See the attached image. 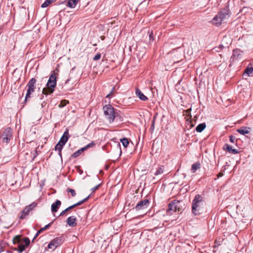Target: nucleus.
<instances>
[{
	"label": "nucleus",
	"mask_w": 253,
	"mask_h": 253,
	"mask_svg": "<svg viewBox=\"0 0 253 253\" xmlns=\"http://www.w3.org/2000/svg\"><path fill=\"white\" fill-rule=\"evenodd\" d=\"M69 138V134L68 130L67 129L63 133V135L61 137L59 142L62 143V145H65L67 142Z\"/></svg>",
	"instance_id": "9b49d317"
},
{
	"label": "nucleus",
	"mask_w": 253,
	"mask_h": 253,
	"mask_svg": "<svg viewBox=\"0 0 253 253\" xmlns=\"http://www.w3.org/2000/svg\"><path fill=\"white\" fill-rule=\"evenodd\" d=\"M42 233V232H41L40 231V230H39L37 232V233L36 234V235H35V237H34V239H33L34 240L35 239H36V238L38 236V235H39L40 233Z\"/></svg>",
	"instance_id": "4c0bfd02"
},
{
	"label": "nucleus",
	"mask_w": 253,
	"mask_h": 253,
	"mask_svg": "<svg viewBox=\"0 0 253 253\" xmlns=\"http://www.w3.org/2000/svg\"><path fill=\"white\" fill-rule=\"evenodd\" d=\"M56 0H49V1L52 3V2L55 1Z\"/></svg>",
	"instance_id": "49530a36"
},
{
	"label": "nucleus",
	"mask_w": 253,
	"mask_h": 253,
	"mask_svg": "<svg viewBox=\"0 0 253 253\" xmlns=\"http://www.w3.org/2000/svg\"><path fill=\"white\" fill-rule=\"evenodd\" d=\"M223 175V173L222 172H219L218 174H217V178H219L220 177H221Z\"/></svg>",
	"instance_id": "ea45409f"
},
{
	"label": "nucleus",
	"mask_w": 253,
	"mask_h": 253,
	"mask_svg": "<svg viewBox=\"0 0 253 253\" xmlns=\"http://www.w3.org/2000/svg\"><path fill=\"white\" fill-rule=\"evenodd\" d=\"M36 80L35 78H32L28 83L27 87V93L25 96V102L31 98V95L32 93L35 92L36 89L35 84L36 83Z\"/></svg>",
	"instance_id": "0eeeda50"
},
{
	"label": "nucleus",
	"mask_w": 253,
	"mask_h": 253,
	"mask_svg": "<svg viewBox=\"0 0 253 253\" xmlns=\"http://www.w3.org/2000/svg\"><path fill=\"white\" fill-rule=\"evenodd\" d=\"M50 4H51V2L49 1V0H46L42 4V7L45 8L48 6Z\"/></svg>",
	"instance_id": "2f4dec72"
},
{
	"label": "nucleus",
	"mask_w": 253,
	"mask_h": 253,
	"mask_svg": "<svg viewBox=\"0 0 253 253\" xmlns=\"http://www.w3.org/2000/svg\"><path fill=\"white\" fill-rule=\"evenodd\" d=\"M101 58V54L100 53L96 54L93 57V59L94 61L98 60Z\"/></svg>",
	"instance_id": "72a5a7b5"
},
{
	"label": "nucleus",
	"mask_w": 253,
	"mask_h": 253,
	"mask_svg": "<svg viewBox=\"0 0 253 253\" xmlns=\"http://www.w3.org/2000/svg\"><path fill=\"white\" fill-rule=\"evenodd\" d=\"M112 93H111V92L110 93H109L106 96V98H109V97H111V95H112Z\"/></svg>",
	"instance_id": "37998d69"
},
{
	"label": "nucleus",
	"mask_w": 253,
	"mask_h": 253,
	"mask_svg": "<svg viewBox=\"0 0 253 253\" xmlns=\"http://www.w3.org/2000/svg\"><path fill=\"white\" fill-rule=\"evenodd\" d=\"M149 204V201L148 199H144L140 201L135 206V209L139 211L146 209Z\"/></svg>",
	"instance_id": "9d476101"
},
{
	"label": "nucleus",
	"mask_w": 253,
	"mask_h": 253,
	"mask_svg": "<svg viewBox=\"0 0 253 253\" xmlns=\"http://www.w3.org/2000/svg\"><path fill=\"white\" fill-rule=\"evenodd\" d=\"M121 142H122V144L125 148L127 147L128 145L129 144V141L128 139L126 138L121 139Z\"/></svg>",
	"instance_id": "393cba45"
},
{
	"label": "nucleus",
	"mask_w": 253,
	"mask_h": 253,
	"mask_svg": "<svg viewBox=\"0 0 253 253\" xmlns=\"http://www.w3.org/2000/svg\"><path fill=\"white\" fill-rule=\"evenodd\" d=\"M164 167L163 166H161L158 168L156 172L154 173L155 176H158L159 175H161L164 173Z\"/></svg>",
	"instance_id": "aec40b11"
},
{
	"label": "nucleus",
	"mask_w": 253,
	"mask_h": 253,
	"mask_svg": "<svg viewBox=\"0 0 253 253\" xmlns=\"http://www.w3.org/2000/svg\"><path fill=\"white\" fill-rule=\"evenodd\" d=\"M75 207H76L75 205V204H74V205H72V206H71L69 207L68 208H69V209H70V210L73 209V208H75Z\"/></svg>",
	"instance_id": "a19ab883"
},
{
	"label": "nucleus",
	"mask_w": 253,
	"mask_h": 253,
	"mask_svg": "<svg viewBox=\"0 0 253 253\" xmlns=\"http://www.w3.org/2000/svg\"><path fill=\"white\" fill-rule=\"evenodd\" d=\"M180 204L179 201L174 200L169 204L168 209L167 210V213L168 215H172L176 211H180L181 209L178 205Z\"/></svg>",
	"instance_id": "6e6552de"
},
{
	"label": "nucleus",
	"mask_w": 253,
	"mask_h": 253,
	"mask_svg": "<svg viewBox=\"0 0 253 253\" xmlns=\"http://www.w3.org/2000/svg\"><path fill=\"white\" fill-rule=\"evenodd\" d=\"M223 149L224 150L226 151V152H229V153L234 154H236L237 153V150H236L235 149H233L232 146H231L228 144H225L224 145Z\"/></svg>",
	"instance_id": "f8f14e48"
},
{
	"label": "nucleus",
	"mask_w": 253,
	"mask_h": 253,
	"mask_svg": "<svg viewBox=\"0 0 253 253\" xmlns=\"http://www.w3.org/2000/svg\"><path fill=\"white\" fill-rule=\"evenodd\" d=\"M253 73V67H247L245 71L244 74H247L248 76H250Z\"/></svg>",
	"instance_id": "b1692460"
},
{
	"label": "nucleus",
	"mask_w": 253,
	"mask_h": 253,
	"mask_svg": "<svg viewBox=\"0 0 253 253\" xmlns=\"http://www.w3.org/2000/svg\"><path fill=\"white\" fill-rule=\"evenodd\" d=\"M57 75L58 74H56L54 71L52 72L46 84V87H44L42 89L43 94L47 95L53 93L56 85V77Z\"/></svg>",
	"instance_id": "f03ea898"
},
{
	"label": "nucleus",
	"mask_w": 253,
	"mask_h": 253,
	"mask_svg": "<svg viewBox=\"0 0 253 253\" xmlns=\"http://www.w3.org/2000/svg\"><path fill=\"white\" fill-rule=\"evenodd\" d=\"M103 110L104 114L109 123H113L116 117V113L113 107L110 104L106 105L103 106Z\"/></svg>",
	"instance_id": "39448f33"
},
{
	"label": "nucleus",
	"mask_w": 253,
	"mask_h": 253,
	"mask_svg": "<svg viewBox=\"0 0 253 253\" xmlns=\"http://www.w3.org/2000/svg\"><path fill=\"white\" fill-rule=\"evenodd\" d=\"M61 205L60 201L57 200L54 203L51 205V211L52 212H56L57 211L58 209Z\"/></svg>",
	"instance_id": "ddd939ff"
},
{
	"label": "nucleus",
	"mask_w": 253,
	"mask_h": 253,
	"mask_svg": "<svg viewBox=\"0 0 253 253\" xmlns=\"http://www.w3.org/2000/svg\"><path fill=\"white\" fill-rule=\"evenodd\" d=\"M64 241L63 236L56 237L52 240L48 245V249L54 250L57 247L60 246Z\"/></svg>",
	"instance_id": "1a4fd4ad"
},
{
	"label": "nucleus",
	"mask_w": 253,
	"mask_h": 253,
	"mask_svg": "<svg viewBox=\"0 0 253 253\" xmlns=\"http://www.w3.org/2000/svg\"><path fill=\"white\" fill-rule=\"evenodd\" d=\"M39 155V153H38V150H37V148L34 151V152L33 153V156H34V158H33V160Z\"/></svg>",
	"instance_id": "c9c22d12"
},
{
	"label": "nucleus",
	"mask_w": 253,
	"mask_h": 253,
	"mask_svg": "<svg viewBox=\"0 0 253 253\" xmlns=\"http://www.w3.org/2000/svg\"><path fill=\"white\" fill-rule=\"evenodd\" d=\"M80 0H68L67 6L70 8H74Z\"/></svg>",
	"instance_id": "6ab92c4d"
},
{
	"label": "nucleus",
	"mask_w": 253,
	"mask_h": 253,
	"mask_svg": "<svg viewBox=\"0 0 253 253\" xmlns=\"http://www.w3.org/2000/svg\"><path fill=\"white\" fill-rule=\"evenodd\" d=\"M94 145V142H91V143L87 144L86 146H85V147H84L83 148H84V150H85L89 148L93 147Z\"/></svg>",
	"instance_id": "473e14b6"
},
{
	"label": "nucleus",
	"mask_w": 253,
	"mask_h": 253,
	"mask_svg": "<svg viewBox=\"0 0 253 253\" xmlns=\"http://www.w3.org/2000/svg\"><path fill=\"white\" fill-rule=\"evenodd\" d=\"M99 185H97L91 189L92 192H94L99 187Z\"/></svg>",
	"instance_id": "e433bc0d"
},
{
	"label": "nucleus",
	"mask_w": 253,
	"mask_h": 253,
	"mask_svg": "<svg viewBox=\"0 0 253 253\" xmlns=\"http://www.w3.org/2000/svg\"><path fill=\"white\" fill-rule=\"evenodd\" d=\"M89 197H90V195L88 196L87 197H86L84 199L79 201V202L77 203L76 204H75L76 207L80 206V205H82V204H83L84 203L87 201V200L89 199Z\"/></svg>",
	"instance_id": "bb28decb"
},
{
	"label": "nucleus",
	"mask_w": 253,
	"mask_h": 253,
	"mask_svg": "<svg viewBox=\"0 0 253 253\" xmlns=\"http://www.w3.org/2000/svg\"><path fill=\"white\" fill-rule=\"evenodd\" d=\"M67 224L71 227H75L77 225L76 218L74 216L69 217L67 220Z\"/></svg>",
	"instance_id": "4468645a"
},
{
	"label": "nucleus",
	"mask_w": 253,
	"mask_h": 253,
	"mask_svg": "<svg viewBox=\"0 0 253 253\" xmlns=\"http://www.w3.org/2000/svg\"><path fill=\"white\" fill-rule=\"evenodd\" d=\"M37 205V204L35 202L32 203L31 204L27 206L28 208L32 211Z\"/></svg>",
	"instance_id": "cd10ccee"
},
{
	"label": "nucleus",
	"mask_w": 253,
	"mask_h": 253,
	"mask_svg": "<svg viewBox=\"0 0 253 253\" xmlns=\"http://www.w3.org/2000/svg\"><path fill=\"white\" fill-rule=\"evenodd\" d=\"M67 191L68 193H71V195H72V196L73 197H75L76 196V195L75 191L74 189H71V188H68L67 189Z\"/></svg>",
	"instance_id": "c756f323"
},
{
	"label": "nucleus",
	"mask_w": 253,
	"mask_h": 253,
	"mask_svg": "<svg viewBox=\"0 0 253 253\" xmlns=\"http://www.w3.org/2000/svg\"><path fill=\"white\" fill-rule=\"evenodd\" d=\"M30 211H31L26 206L21 212V215L19 217L20 218L22 219H24L29 214Z\"/></svg>",
	"instance_id": "f3484780"
},
{
	"label": "nucleus",
	"mask_w": 253,
	"mask_h": 253,
	"mask_svg": "<svg viewBox=\"0 0 253 253\" xmlns=\"http://www.w3.org/2000/svg\"><path fill=\"white\" fill-rule=\"evenodd\" d=\"M229 11L228 7L221 9L218 14L212 19V23L218 26L221 25L222 22L225 19L229 18Z\"/></svg>",
	"instance_id": "7ed1b4c3"
},
{
	"label": "nucleus",
	"mask_w": 253,
	"mask_h": 253,
	"mask_svg": "<svg viewBox=\"0 0 253 253\" xmlns=\"http://www.w3.org/2000/svg\"><path fill=\"white\" fill-rule=\"evenodd\" d=\"M30 241L27 237L22 238L21 236H16L13 239V243L17 245V250L20 252H23L26 247H28Z\"/></svg>",
	"instance_id": "20e7f679"
},
{
	"label": "nucleus",
	"mask_w": 253,
	"mask_h": 253,
	"mask_svg": "<svg viewBox=\"0 0 253 253\" xmlns=\"http://www.w3.org/2000/svg\"><path fill=\"white\" fill-rule=\"evenodd\" d=\"M206 125L205 123L200 124L196 128V130L197 132H202L206 127Z\"/></svg>",
	"instance_id": "4be33fe9"
},
{
	"label": "nucleus",
	"mask_w": 253,
	"mask_h": 253,
	"mask_svg": "<svg viewBox=\"0 0 253 253\" xmlns=\"http://www.w3.org/2000/svg\"><path fill=\"white\" fill-rule=\"evenodd\" d=\"M12 139V130L10 127L5 128L0 136V141L7 144Z\"/></svg>",
	"instance_id": "423d86ee"
},
{
	"label": "nucleus",
	"mask_w": 253,
	"mask_h": 253,
	"mask_svg": "<svg viewBox=\"0 0 253 253\" xmlns=\"http://www.w3.org/2000/svg\"><path fill=\"white\" fill-rule=\"evenodd\" d=\"M235 140H236V142L237 141V139H236V137L235 136L231 135L230 136V141L232 143H233Z\"/></svg>",
	"instance_id": "f704fd0d"
},
{
	"label": "nucleus",
	"mask_w": 253,
	"mask_h": 253,
	"mask_svg": "<svg viewBox=\"0 0 253 253\" xmlns=\"http://www.w3.org/2000/svg\"><path fill=\"white\" fill-rule=\"evenodd\" d=\"M84 151V148H82L78 150L77 151L74 152L72 155V157L76 158L78 157L81 154L82 152H83Z\"/></svg>",
	"instance_id": "5701e85b"
},
{
	"label": "nucleus",
	"mask_w": 253,
	"mask_h": 253,
	"mask_svg": "<svg viewBox=\"0 0 253 253\" xmlns=\"http://www.w3.org/2000/svg\"><path fill=\"white\" fill-rule=\"evenodd\" d=\"M67 212V210H64L60 214V216L64 215Z\"/></svg>",
	"instance_id": "58836bf2"
},
{
	"label": "nucleus",
	"mask_w": 253,
	"mask_h": 253,
	"mask_svg": "<svg viewBox=\"0 0 253 253\" xmlns=\"http://www.w3.org/2000/svg\"><path fill=\"white\" fill-rule=\"evenodd\" d=\"M1 252V251L0 250V252Z\"/></svg>",
	"instance_id": "8fccbe9b"
},
{
	"label": "nucleus",
	"mask_w": 253,
	"mask_h": 253,
	"mask_svg": "<svg viewBox=\"0 0 253 253\" xmlns=\"http://www.w3.org/2000/svg\"><path fill=\"white\" fill-rule=\"evenodd\" d=\"M251 130V128L249 127H241V128L238 129V133L242 135H245L246 134L249 133L250 132Z\"/></svg>",
	"instance_id": "2eb2a0df"
},
{
	"label": "nucleus",
	"mask_w": 253,
	"mask_h": 253,
	"mask_svg": "<svg viewBox=\"0 0 253 253\" xmlns=\"http://www.w3.org/2000/svg\"><path fill=\"white\" fill-rule=\"evenodd\" d=\"M50 4H51V2L49 1V0H46L42 4V7L45 8L48 6Z\"/></svg>",
	"instance_id": "7c9ffc66"
},
{
	"label": "nucleus",
	"mask_w": 253,
	"mask_h": 253,
	"mask_svg": "<svg viewBox=\"0 0 253 253\" xmlns=\"http://www.w3.org/2000/svg\"><path fill=\"white\" fill-rule=\"evenodd\" d=\"M112 93H111V92L110 93H109L106 96V98H109V97H111V95H112Z\"/></svg>",
	"instance_id": "c03bdc74"
},
{
	"label": "nucleus",
	"mask_w": 253,
	"mask_h": 253,
	"mask_svg": "<svg viewBox=\"0 0 253 253\" xmlns=\"http://www.w3.org/2000/svg\"><path fill=\"white\" fill-rule=\"evenodd\" d=\"M235 50H234H234H233V55H234V53H235Z\"/></svg>",
	"instance_id": "09e8293b"
},
{
	"label": "nucleus",
	"mask_w": 253,
	"mask_h": 253,
	"mask_svg": "<svg viewBox=\"0 0 253 253\" xmlns=\"http://www.w3.org/2000/svg\"><path fill=\"white\" fill-rule=\"evenodd\" d=\"M191 110V109H187L186 111V114L188 115L190 113V111Z\"/></svg>",
	"instance_id": "79ce46f5"
},
{
	"label": "nucleus",
	"mask_w": 253,
	"mask_h": 253,
	"mask_svg": "<svg viewBox=\"0 0 253 253\" xmlns=\"http://www.w3.org/2000/svg\"><path fill=\"white\" fill-rule=\"evenodd\" d=\"M53 223V221L50 222L49 224H47L46 225H45L44 227L41 228L40 229V231L41 232H43L44 230L48 229Z\"/></svg>",
	"instance_id": "c85d7f7f"
},
{
	"label": "nucleus",
	"mask_w": 253,
	"mask_h": 253,
	"mask_svg": "<svg viewBox=\"0 0 253 253\" xmlns=\"http://www.w3.org/2000/svg\"><path fill=\"white\" fill-rule=\"evenodd\" d=\"M200 164L198 162L192 164L191 167V171L193 173L195 172L197 169L200 168Z\"/></svg>",
	"instance_id": "412c9836"
},
{
	"label": "nucleus",
	"mask_w": 253,
	"mask_h": 253,
	"mask_svg": "<svg viewBox=\"0 0 253 253\" xmlns=\"http://www.w3.org/2000/svg\"><path fill=\"white\" fill-rule=\"evenodd\" d=\"M135 93L140 100L142 101H146L148 99L147 97L144 95L143 93L138 88L136 89Z\"/></svg>",
	"instance_id": "dca6fc26"
},
{
	"label": "nucleus",
	"mask_w": 253,
	"mask_h": 253,
	"mask_svg": "<svg viewBox=\"0 0 253 253\" xmlns=\"http://www.w3.org/2000/svg\"><path fill=\"white\" fill-rule=\"evenodd\" d=\"M69 103V101L66 100H63L60 101V103L58 105L59 108H62L66 105L67 104Z\"/></svg>",
	"instance_id": "a878e982"
},
{
	"label": "nucleus",
	"mask_w": 253,
	"mask_h": 253,
	"mask_svg": "<svg viewBox=\"0 0 253 253\" xmlns=\"http://www.w3.org/2000/svg\"><path fill=\"white\" fill-rule=\"evenodd\" d=\"M65 210H67V211H68L70 210V209H69V208H66Z\"/></svg>",
	"instance_id": "de8ad7c7"
},
{
	"label": "nucleus",
	"mask_w": 253,
	"mask_h": 253,
	"mask_svg": "<svg viewBox=\"0 0 253 253\" xmlns=\"http://www.w3.org/2000/svg\"><path fill=\"white\" fill-rule=\"evenodd\" d=\"M64 145H62V143L58 142L55 146V150L58 151V154L60 157H61V151Z\"/></svg>",
	"instance_id": "a211bd4d"
},
{
	"label": "nucleus",
	"mask_w": 253,
	"mask_h": 253,
	"mask_svg": "<svg viewBox=\"0 0 253 253\" xmlns=\"http://www.w3.org/2000/svg\"><path fill=\"white\" fill-rule=\"evenodd\" d=\"M205 204L204 197L199 194L195 196L192 201V211L195 215H199L203 211Z\"/></svg>",
	"instance_id": "f257e3e1"
},
{
	"label": "nucleus",
	"mask_w": 253,
	"mask_h": 253,
	"mask_svg": "<svg viewBox=\"0 0 253 253\" xmlns=\"http://www.w3.org/2000/svg\"><path fill=\"white\" fill-rule=\"evenodd\" d=\"M115 87H113L112 88V91L110 92L111 93L113 94V92L115 91Z\"/></svg>",
	"instance_id": "a18cd8bd"
}]
</instances>
